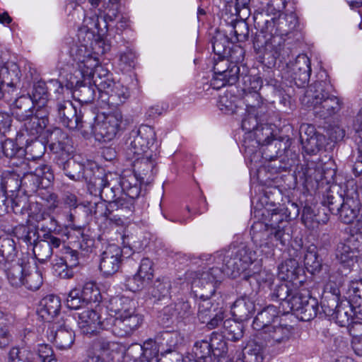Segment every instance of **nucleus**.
Returning a JSON list of instances; mask_svg holds the SVG:
<instances>
[{
	"label": "nucleus",
	"instance_id": "1",
	"mask_svg": "<svg viewBox=\"0 0 362 362\" xmlns=\"http://www.w3.org/2000/svg\"><path fill=\"white\" fill-rule=\"evenodd\" d=\"M110 317L103 322L119 337L131 336L144 322V315L138 312L136 302L125 296H115L108 305Z\"/></svg>",
	"mask_w": 362,
	"mask_h": 362
},
{
	"label": "nucleus",
	"instance_id": "2",
	"mask_svg": "<svg viewBox=\"0 0 362 362\" xmlns=\"http://www.w3.org/2000/svg\"><path fill=\"white\" fill-rule=\"evenodd\" d=\"M321 203L342 223H354L361 207L358 186L356 180L349 179L344 182L343 194H339L329 187L323 194Z\"/></svg>",
	"mask_w": 362,
	"mask_h": 362
},
{
	"label": "nucleus",
	"instance_id": "3",
	"mask_svg": "<svg viewBox=\"0 0 362 362\" xmlns=\"http://www.w3.org/2000/svg\"><path fill=\"white\" fill-rule=\"evenodd\" d=\"M95 173L87 187L90 194L99 197L101 200L107 202H113L123 192L132 198L139 197L141 193L140 187L132 186L135 181L134 176H119L112 173H105L100 168L96 169Z\"/></svg>",
	"mask_w": 362,
	"mask_h": 362
},
{
	"label": "nucleus",
	"instance_id": "4",
	"mask_svg": "<svg viewBox=\"0 0 362 362\" xmlns=\"http://www.w3.org/2000/svg\"><path fill=\"white\" fill-rule=\"evenodd\" d=\"M332 86L327 81H317L310 85L302 98V103L320 119H327L339 112L343 102L331 93Z\"/></svg>",
	"mask_w": 362,
	"mask_h": 362
},
{
	"label": "nucleus",
	"instance_id": "5",
	"mask_svg": "<svg viewBox=\"0 0 362 362\" xmlns=\"http://www.w3.org/2000/svg\"><path fill=\"white\" fill-rule=\"evenodd\" d=\"M34 148L37 150L30 157L24 156V196L30 197L42 185L49 187L54 180V174L50 166L45 164L42 156L45 146L42 142H35Z\"/></svg>",
	"mask_w": 362,
	"mask_h": 362
},
{
	"label": "nucleus",
	"instance_id": "6",
	"mask_svg": "<svg viewBox=\"0 0 362 362\" xmlns=\"http://www.w3.org/2000/svg\"><path fill=\"white\" fill-rule=\"evenodd\" d=\"M259 33H256L252 38L253 47L257 54L268 67L275 65L277 59L286 61L291 54L289 47H286L285 40L279 36L271 35L269 30H262L256 28Z\"/></svg>",
	"mask_w": 362,
	"mask_h": 362
},
{
	"label": "nucleus",
	"instance_id": "7",
	"mask_svg": "<svg viewBox=\"0 0 362 362\" xmlns=\"http://www.w3.org/2000/svg\"><path fill=\"white\" fill-rule=\"evenodd\" d=\"M218 260L223 262L226 275L235 279L243 275V279L248 280L246 274L247 268L256 259V252L246 245L241 243L218 255Z\"/></svg>",
	"mask_w": 362,
	"mask_h": 362
},
{
	"label": "nucleus",
	"instance_id": "8",
	"mask_svg": "<svg viewBox=\"0 0 362 362\" xmlns=\"http://www.w3.org/2000/svg\"><path fill=\"white\" fill-rule=\"evenodd\" d=\"M278 12H267V8L254 15L255 27L262 30H269L271 35L279 36L288 35L298 25V18L296 13L279 15Z\"/></svg>",
	"mask_w": 362,
	"mask_h": 362
},
{
	"label": "nucleus",
	"instance_id": "9",
	"mask_svg": "<svg viewBox=\"0 0 362 362\" xmlns=\"http://www.w3.org/2000/svg\"><path fill=\"white\" fill-rule=\"evenodd\" d=\"M88 122L86 134H93L95 139L101 142L113 140L125 128L122 115L119 112L110 114H99Z\"/></svg>",
	"mask_w": 362,
	"mask_h": 362
},
{
	"label": "nucleus",
	"instance_id": "10",
	"mask_svg": "<svg viewBox=\"0 0 362 362\" xmlns=\"http://www.w3.org/2000/svg\"><path fill=\"white\" fill-rule=\"evenodd\" d=\"M156 141L154 129L148 125H142L138 129H133L125 141L124 153L128 160L136 157L149 155L148 151Z\"/></svg>",
	"mask_w": 362,
	"mask_h": 362
},
{
	"label": "nucleus",
	"instance_id": "11",
	"mask_svg": "<svg viewBox=\"0 0 362 362\" xmlns=\"http://www.w3.org/2000/svg\"><path fill=\"white\" fill-rule=\"evenodd\" d=\"M291 141L288 136L276 139L262 151V158L268 160L267 170L272 173H279L287 171L291 167V164L281 158L282 154L290 147Z\"/></svg>",
	"mask_w": 362,
	"mask_h": 362
},
{
	"label": "nucleus",
	"instance_id": "12",
	"mask_svg": "<svg viewBox=\"0 0 362 362\" xmlns=\"http://www.w3.org/2000/svg\"><path fill=\"white\" fill-rule=\"evenodd\" d=\"M57 117L63 126L71 130H81L84 132L87 129V119H83L81 110H78L71 100L57 99L55 105Z\"/></svg>",
	"mask_w": 362,
	"mask_h": 362
},
{
	"label": "nucleus",
	"instance_id": "13",
	"mask_svg": "<svg viewBox=\"0 0 362 362\" xmlns=\"http://www.w3.org/2000/svg\"><path fill=\"white\" fill-rule=\"evenodd\" d=\"M59 168H61L64 175L72 180L80 181L85 180L88 187L90 178H93L96 173V169L99 167L95 163H84L76 160L74 158L66 156L62 158H58L54 162Z\"/></svg>",
	"mask_w": 362,
	"mask_h": 362
},
{
	"label": "nucleus",
	"instance_id": "14",
	"mask_svg": "<svg viewBox=\"0 0 362 362\" xmlns=\"http://www.w3.org/2000/svg\"><path fill=\"white\" fill-rule=\"evenodd\" d=\"M28 109L24 113V138L25 142L29 144L33 142H40L38 138L48 122L47 112L44 108H35V107H28Z\"/></svg>",
	"mask_w": 362,
	"mask_h": 362
},
{
	"label": "nucleus",
	"instance_id": "15",
	"mask_svg": "<svg viewBox=\"0 0 362 362\" xmlns=\"http://www.w3.org/2000/svg\"><path fill=\"white\" fill-rule=\"evenodd\" d=\"M78 76L67 75L65 86L72 90L73 97L81 103H91L98 101V93L91 79L78 78Z\"/></svg>",
	"mask_w": 362,
	"mask_h": 362
},
{
	"label": "nucleus",
	"instance_id": "16",
	"mask_svg": "<svg viewBox=\"0 0 362 362\" xmlns=\"http://www.w3.org/2000/svg\"><path fill=\"white\" fill-rule=\"evenodd\" d=\"M284 61L286 64V71L291 82L298 88L308 86L311 74L310 61L305 54H298L294 61L289 59Z\"/></svg>",
	"mask_w": 362,
	"mask_h": 362
},
{
	"label": "nucleus",
	"instance_id": "17",
	"mask_svg": "<svg viewBox=\"0 0 362 362\" xmlns=\"http://www.w3.org/2000/svg\"><path fill=\"white\" fill-rule=\"evenodd\" d=\"M39 227V226L33 224L30 226H24V233L26 230V235H24V244L27 245L28 255L33 256L40 262H44L51 257L53 252L48 243L44 242L43 240H38L37 230Z\"/></svg>",
	"mask_w": 362,
	"mask_h": 362
},
{
	"label": "nucleus",
	"instance_id": "18",
	"mask_svg": "<svg viewBox=\"0 0 362 362\" xmlns=\"http://www.w3.org/2000/svg\"><path fill=\"white\" fill-rule=\"evenodd\" d=\"M132 249L124 247L121 249L115 244L109 245L102 252L99 268L103 274L105 276H110L117 272L125 257Z\"/></svg>",
	"mask_w": 362,
	"mask_h": 362
},
{
	"label": "nucleus",
	"instance_id": "19",
	"mask_svg": "<svg viewBox=\"0 0 362 362\" xmlns=\"http://www.w3.org/2000/svg\"><path fill=\"white\" fill-rule=\"evenodd\" d=\"M133 174L128 176H134L135 181L132 186L148 185L154 179L157 173L156 162L152 153L149 155L136 157L133 160Z\"/></svg>",
	"mask_w": 362,
	"mask_h": 362
},
{
	"label": "nucleus",
	"instance_id": "20",
	"mask_svg": "<svg viewBox=\"0 0 362 362\" xmlns=\"http://www.w3.org/2000/svg\"><path fill=\"white\" fill-rule=\"evenodd\" d=\"M259 212H261L262 216V221H259L275 230V235L279 240V243L285 245L286 243L290 240L291 235L286 231L288 221L281 207L273 210L263 209Z\"/></svg>",
	"mask_w": 362,
	"mask_h": 362
},
{
	"label": "nucleus",
	"instance_id": "21",
	"mask_svg": "<svg viewBox=\"0 0 362 362\" xmlns=\"http://www.w3.org/2000/svg\"><path fill=\"white\" fill-rule=\"evenodd\" d=\"M29 202L30 204L27 209L28 215L27 226H30L31 224L35 225V222L43 221L40 225V230L45 233L44 234L66 235L63 228L54 217L51 216H47V218L45 217V214L42 211L41 204L37 203V201L33 202L29 200Z\"/></svg>",
	"mask_w": 362,
	"mask_h": 362
},
{
	"label": "nucleus",
	"instance_id": "22",
	"mask_svg": "<svg viewBox=\"0 0 362 362\" xmlns=\"http://www.w3.org/2000/svg\"><path fill=\"white\" fill-rule=\"evenodd\" d=\"M289 308L297 317L304 322L314 319L319 312V303L317 298L310 296L307 292L297 294L291 298Z\"/></svg>",
	"mask_w": 362,
	"mask_h": 362
},
{
	"label": "nucleus",
	"instance_id": "23",
	"mask_svg": "<svg viewBox=\"0 0 362 362\" xmlns=\"http://www.w3.org/2000/svg\"><path fill=\"white\" fill-rule=\"evenodd\" d=\"M299 134L303 150L308 155H315L325 146V136L317 132L313 124H302Z\"/></svg>",
	"mask_w": 362,
	"mask_h": 362
},
{
	"label": "nucleus",
	"instance_id": "24",
	"mask_svg": "<svg viewBox=\"0 0 362 362\" xmlns=\"http://www.w3.org/2000/svg\"><path fill=\"white\" fill-rule=\"evenodd\" d=\"M250 234L252 240L257 247L267 249L265 252L267 257L273 255V247L276 245L275 242H279V240L275 235V230L264 223L257 221L252 224Z\"/></svg>",
	"mask_w": 362,
	"mask_h": 362
},
{
	"label": "nucleus",
	"instance_id": "25",
	"mask_svg": "<svg viewBox=\"0 0 362 362\" xmlns=\"http://www.w3.org/2000/svg\"><path fill=\"white\" fill-rule=\"evenodd\" d=\"M294 334L293 327L287 324L279 322L272 326L264 332L259 333L260 340L266 343L269 347L284 346L289 342Z\"/></svg>",
	"mask_w": 362,
	"mask_h": 362
},
{
	"label": "nucleus",
	"instance_id": "26",
	"mask_svg": "<svg viewBox=\"0 0 362 362\" xmlns=\"http://www.w3.org/2000/svg\"><path fill=\"white\" fill-rule=\"evenodd\" d=\"M47 145L54 155V161L58 158L70 156L73 151L71 139L60 128H54L47 136Z\"/></svg>",
	"mask_w": 362,
	"mask_h": 362
},
{
	"label": "nucleus",
	"instance_id": "27",
	"mask_svg": "<svg viewBox=\"0 0 362 362\" xmlns=\"http://www.w3.org/2000/svg\"><path fill=\"white\" fill-rule=\"evenodd\" d=\"M23 177L17 170H13L11 174L5 179L1 187L10 193L9 197L11 203V210L16 214H23L21 187Z\"/></svg>",
	"mask_w": 362,
	"mask_h": 362
},
{
	"label": "nucleus",
	"instance_id": "28",
	"mask_svg": "<svg viewBox=\"0 0 362 362\" xmlns=\"http://www.w3.org/2000/svg\"><path fill=\"white\" fill-rule=\"evenodd\" d=\"M106 320L96 310L86 309L78 313V325L83 334L95 335L98 329H109L103 325Z\"/></svg>",
	"mask_w": 362,
	"mask_h": 362
},
{
	"label": "nucleus",
	"instance_id": "29",
	"mask_svg": "<svg viewBox=\"0 0 362 362\" xmlns=\"http://www.w3.org/2000/svg\"><path fill=\"white\" fill-rule=\"evenodd\" d=\"M215 293V288L212 284H208V291H204L196 293V296L199 298L197 300V317L201 323H205L209 319L212 312H215L219 308L218 303L214 302L211 299Z\"/></svg>",
	"mask_w": 362,
	"mask_h": 362
},
{
	"label": "nucleus",
	"instance_id": "30",
	"mask_svg": "<svg viewBox=\"0 0 362 362\" xmlns=\"http://www.w3.org/2000/svg\"><path fill=\"white\" fill-rule=\"evenodd\" d=\"M129 96L128 88L119 82H115L110 88H107L101 95H98V102L117 107L124 103Z\"/></svg>",
	"mask_w": 362,
	"mask_h": 362
},
{
	"label": "nucleus",
	"instance_id": "31",
	"mask_svg": "<svg viewBox=\"0 0 362 362\" xmlns=\"http://www.w3.org/2000/svg\"><path fill=\"white\" fill-rule=\"evenodd\" d=\"M278 276L296 286L301 284L304 279L303 270L295 259H288L279 265Z\"/></svg>",
	"mask_w": 362,
	"mask_h": 362
},
{
	"label": "nucleus",
	"instance_id": "32",
	"mask_svg": "<svg viewBox=\"0 0 362 362\" xmlns=\"http://www.w3.org/2000/svg\"><path fill=\"white\" fill-rule=\"evenodd\" d=\"M279 309L273 305H267L258 312L252 322V327L257 331L264 332L279 320Z\"/></svg>",
	"mask_w": 362,
	"mask_h": 362
},
{
	"label": "nucleus",
	"instance_id": "33",
	"mask_svg": "<svg viewBox=\"0 0 362 362\" xmlns=\"http://www.w3.org/2000/svg\"><path fill=\"white\" fill-rule=\"evenodd\" d=\"M49 98L48 88L43 81H37L33 84L31 91H28L27 96L24 95V106L26 107L32 105L35 108H43Z\"/></svg>",
	"mask_w": 362,
	"mask_h": 362
},
{
	"label": "nucleus",
	"instance_id": "34",
	"mask_svg": "<svg viewBox=\"0 0 362 362\" xmlns=\"http://www.w3.org/2000/svg\"><path fill=\"white\" fill-rule=\"evenodd\" d=\"M160 354L177 351L183 339L177 331H163L159 332L153 340Z\"/></svg>",
	"mask_w": 362,
	"mask_h": 362
},
{
	"label": "nucleus",
	"instance_id": "35",
	"mask_svg": "<svg viewBox=\"0 0 362 362\" xmlns=\"http://www.w3.org/2000/svg\"><path fill=\"white\" fill-rule=\"evenodd\" d=\"M230 39L227 35L221 32H217L211 40L213 51L218 57H229L231 59H234L232 56L231 52H237L239 56L236 57L237 61L242 60L243 59L244 52L241 48H237L236 49H231L229 47Z\"/></svg>",
	"mask_w": 362,
	"mask_h": 362
},
{
	"label": "nucleus",
	"instance_id": "36",
	"mask_svg": "<svg viewBox=\"0 0 362 362\" xmlns=\"http://www.w3.org/2000/svg\"><path fill=\"white\" fill-rule=\"evenodd\" d=\"M240 105H245V112L264 116L267 112V105L263 101L259 92H243Z\"/></svg>",
	"mask_w": 362,
	"mask_h": 362
},
{
	"label": "nucleus",
	"instance_id": "37",
	"mask_svg": "<svg viewBox=\"0 0 362 362\" xmlns=\"http://www.w3.org/2000/svg\"><path fill=\"white\" fill-rule=\"evenodd\" d=\"M52 331V336L56 347L61 350L70 349L74 344L75 334L74 331L64 322L55 323Z\"/></svg>",
	"mask_w": 362,
	"mask_h": 362
},
{
	"label": "nucleus",
	"instance_id": "38",
	"mask_svg": "<svg viewBox=\"0 0 362 362\" xmlns=\"http://www.w3.org/2000/svg\"><path fill=\"white\" fill-rule=\"evenodd\" d=\"M66 228H70L76 233V247L78 249L85 255L94 252L95 250V238L88 230H86L84 227L81 226H76L75 223H71L69 226H66Z\"/></svg>",
	"mask_w": 362,
	"mask_h": 362
},
{
	"label": "nucleus",
	"instance_id": "39",
	"mask_svg": "<svg viewBox=\"0 0 362 362\" xmlns=\"http://www.w3.org/2000/svg\"><path fill=\"white\" fill-rule=\"evenodd\" d=\"M284 136H279V138L275 137V134L274 133V129L272 124L268 123H260L258 127L255 129V131L252 134V138L254 139L252 141L255 144H252V146L254 148L258 147L259 146L267 147L269 145L272 144L274 140L281 139Z\"/></svg>",
	"mask_w": 362,
	"mask_h": 362
},
{
	"label": "nucleus",
	"instance_id": "40",
	"mask_svg": "<svg viewBox=\"0 0 362 362\" xmlns=\"http://www.w3.org/2000/svg\"><path fill=\"white\" fill-rule=\"evenodd\" d=\"M60 308V298L52 294L40 300L37 313L44 320L49 321L59 314Z\"/></svg>",
	"mask_w": 362,
	"mask_h": 362
},
{
	"label": "nucleus",
	"instance_id": "41",
	"mask_svg": "<svg viewBox=\"0 0 362 362\" xmlns=\"http://www.w3.org/2000/svg\"><path fill=\"white\" fill-rule=\"evenodd\" d=\"M300 293V291L291 288L290 282L284 281L274 286L271 293V298L273 300L281 301L284 309L286 310L291 308V298Z\"/></svg>",
	"mask_w": 362,
	"mask_h": 362
},
{
	"label": "nucleus",
	"instance_id": "42",
	"mask_svg": "<svg viewBox=\"0 0 362 362\" xmlns=\"http://www.w3.org/2000/svg\"><path fill=\"white\" fill-rule=\"evenodd\" d=\"M322 216L320 209L316 212L315 207L309 205H305L303 209L301 221L309 229L317 228L320 224H325L329 220V216L322 209Z\"/></svg>",
	"mask_w": 362,
	"mask_h": 362
},
{
	"label": "nucleus",
	"instance_id": "43",
	"mask_svg": "<svg viewBox=\"0 0 362 362\" xmlns=\"http://www.w3.org/2000/svg\"><path fill=\"white\" fill-rule=\"evenodd\" d=\"M21 72L19 66L13 62L0 64V80L8 87H15L21 83Z\"/></svg>",
	"mask_w": 362,
	"mask_h": 362
},
{
	"label": "nucleus",
	"instance_id": "44",
	"mask_svg": "<svg viewBox=\"0 0 362 362\" xmlns=\"http://www.w3.org/2000/svg\"><path fill=\"white\" fill-rule=\"evenodd\" d=\"M255 310V305L253 300L247 296H243L238 298L231 307L233 315L237 320L246 321L253 314Z\"/></svg>",
	"mask_w": 362,
	"mask_h": 362
},
{
	"label": "nucleus",
	"instance_id": "45",
	"mask_svg": "<svg viewBox=\"0 0 362 362\" xmlns=\"http://www.w3.org/2000/svg\"><path fill=\"white\" fill-rule=\"evenodd\" d=\"M266 343L260 340L249 342L243 350L245 362H263L266 356Z\"/></svg>",
	"mask_w": 362,
	"mask_h": 362
},
{
	"label": "nucleus",
	"instance_id": "46",
	"mask_svg": "<svg viewBox=\"0 0 362 362\" xmlns=\"http://www.w3.org/2000/svg\"><path fill=\"white\" fill-rule=\"evenodd\" d=\"M336 172L334 169H329L327 170H322L320 168H314L306 170L304 173L305 177V183L306 185H314V183L316 184L317 186L319 185L321 182L322 184L326 182L327 184H330L332 182H334V176Z\"/></svg>",
	"mask_w": 362,
	"mask_h": 362
},
{
	"label": "nucleus",
	"instance_id": "47",
	"mask_svg": "<svg viewBox=\"0 0 362 362\" xmlns=\"http://www.w3.org/2000/svg\"><path fill=\"white\" fill-rule=\"evenodd\" d=\"M79 200L76 194L69 192H65L60 200H59V208L64 209L62 214L65 221L67 222L66 226H69L71 223H74L75 216L74 211L79 206Z\"/></svg>",
	"mask_w": 362,
	"mask_h": 362
},
{
	"label": "nucleus",
	"instance_id": "48",
	"mask_svg": "<svg viewBox=\"0 0 362 362\" xmlns=\"http://www.w3.org/2000/svg\"><path fill=\"white\" fill-rule=\"evenodd\" d=\"M352 313L351 302L346 300H341L336 313L332 317L335 320V322L340 327H348L350 334H353L354 329Z\"/></svg>",
	"mask_w": 362,
	"mask_h": 362
},
{
	"label": "nucleus",
	"instance_id": "49",
	"mask_svg": "<svg viewBox=\"0 0 362 362\" xmlns=\"http://www.w3.org/2000/svg\"><path fill=\"white\" fill-rule=\"evenodd\" d=\"M42 284V276L37 269V265L33 262L24 263V286L28 290L37 291Z\"/></svg>",
	"mask_w": 362,
	"mask_h": 362
},
{
	"label": "nucleus",
	"instance_id": "50",
	"mask_svg": "<svg viewBox=\"0 0 362 362\" xmlns=\"http://www.w3.org/2000/svg\"><path fill=\"white\" fill-rule=\"evenodd\" d=\"M304 265L312 274L319 273L323 268L326 272L329 271V266L322 264V260L320 258L315 245H310L307 248L304 254Z\"/></svg>",
	"mask_w": 362,
	"mask_h": 362
},
{
	"label": "nucleus",
	"instance_id": "51",
	"mask_svg": "<svg viewBox=\"0 0 362 362\" xmlns=\"http://www.w3.org/2000/svg\"><path fill=\"white\" fill-rule=\"evenodd\" d=\"M126 194L125 192L118 196L113 202H110V206L116 209L115 217L119 219L122 217L128 218L134 210V199Z\"/></svg>",
	"mask_w": 362,
	"mask_h": 362
},
{
	"label": "nucleus",
	"instance_id": "52",
	"mask_svg": "<svg viewBox=\"0 0 362 362\" xmlns=\"http://www.w3.org/2000/svg\"><path fill=\"white\" fill-rule=\"evenodd\" d=\"M240 76H241L240 67L237 62H234L227 71L223 73V76L220 77V80H211V86L214 89L218 90L226 85H234L238 81Z\"/></svg>",
	"mask_w": 362,
	"mask_h": 362
},
{
	"label": "nucleus",
	"instance_id": "53",
	"mask_svg": "<svg viewBox=\"0 0 362 362\" xmlns=\"http://www.w3.org/2000/svg\"><path fill=\"white\" fill-rule=\"evenodd\" d=\"M266 115L259 116V114H250L245 112V116L242 119L241 127L245 132L246 137L244 140L243 146L246 149L250 150V145L247 144V139H252V134L255 131L258 126L264 122Z\"/></svg>",
	"mask_w": 362,
	"mask_h": 362
},
{
	"label": "nucleus",
	"instance_id": "54",
	"mask_svg": "<svg viewBox=\"0 0 362 362\" xmlns=\"http://www.w3.org/2000/svg\"><path fill=\"white\" fill-rule=\"evenodd\" d=\"M75 60H78L79 64L78 70H76L74 74L78 76V77L84 78L85 81L91 78L95 74L96 68L102 66L98 64V61L96 58L92 57H83V58L81 59V57L78 56Z\"/></svg>",
	"mask_w": 362,
	"mask_h": 362
},
{
	"label": "nucleus",
	"instance_id": "55",
	"mask_svg": "<svg viewBox=\"0 0 362 362\" xmlns=\"http://www.w3.org/2000/svg\"><path fill=\"white\" fill-rule=\"evenodd\" d=\"M241 100L230 93H226L219 96L217 105L225 114H238L243 107L240 105Z\"/></svg>",
	"mask_w": 362,
	"mask_h": 362
},
{
	"label": "nucleus",
	"instance_id": "56",
	"mask_svg": "<svg viewBox=\"0 0 362 362\" xmlns=\"http://www.w3.org/2000/svg\"><path fill=\"white\" fill-rule=\"evenodd\" d=\"M90 79L96 87L98 95H101V93L104 92L107 88H110L111 86H114L115 83L112 74L103 66L96 68L95 74Z\"/></svg>",
	"mask_w": 362,
	"mask_h": 362
},
{
	"label": "nucleus",
	"instance_id": "57",
	"mask_svg": "<svg viewBox=\"0 0 362 362\" xmlns=\"http://www.w3.org/2000/svg\"><path fill=\"white\" fill-rule=\"evenodd\" d=\"M194 362H215L216 358L209 348L206 339L197 341L192 349Z\"/></svg>",
	"mask_w": 362,
	"mask_h": 362
},
{
	"label": "nucleus",
	"instance_id": "58",
	"mask_svg": "<svg viewBox=\"0 0 362 362\" xmlns=\"http://www.w3.org/2000/svg\"><path fill=\"white\" fill-rule=\"evenodd\" d=\"M224 337L216 332H213L206 339L209 348L213 351L214 356L218 359L216 362H220V359L228 351L227 343L224 340Z\"/></svg>",
	"mask_w": 362,
	"mask_h": 362
},
{
	"label": "nucleus",
	"instance_id": "59",
	"mask_svg": "<svg viewBox=\"0 0 362 362\" xmlns=\"http://www.w3.org/2000/svg\"><path fill=\"white\" fill-rule=\"evenodd\" d=\"M171 281L167 277L158 278L150 288V293L155 300H160L170 296Z\"/></svg>",
	"mask_w": 362,
	"mask_h": 362
},
{
	"label": "nucleus",
	"instance_id": "60",
	"mask_svg": "<svg viewBox=\"0 0 362 362\" xmlns=\"http://www.w3.org/2000/svg\"><path fill=\"white\" fill-rule=\"evenodd\" d=\"M223 336L228 340L236 341L243 337V325L232 319H227L223 322Z\"/></svg>",
	"mask_w": 362,
	"mask_h": 362
},
{
	"label": "nucleus",
	"instance_id": "61",
	"mask_svg": "<svg viewBox=\"0 0 362 362\" xmlns=\"http://www.w3.org/2000/svg\"><path fill=\"white\" fill-rule=\"evenodd\" d=\"M358 257L345 242L337 245L336 257L341 264L350 267L358 261Z\"/></svg>",
	"mask_w": 362,
	"mask_h": 362
},
{
	"label": "nucleus",
	"instance_id": "62",
	"mask_svg": "<svg viewBox=\"0 0 362 362\" xmlns=\"http://www.w3.org/2000/svg\"><path fill=\"white\" fill-rule=\"evenodd\" d=\"M225 264L223 263L222 268L219 267H212L208 272H204L202 274V278L197 281L199 284L202 286L204 285V281H206V285L204 286V291H208V284H212L214 288H216V284L218 282L221 281L222 279L223 274H226V273L224 271Z\"/></svg>",
	"mask_w": 362,
	"mask_h": 362
},
{
	"label": "nucleus",
	"instance_id": "63",
	"mask_svg": "<svg viewBox=\"0 0 362 362\" xmlns=\"http://www.w3.org/2000/svg\"><path fill=\"white\" fill-rule=\"evenodd\" d=\"M40 359L42 362H57L54 356V351L48 344H38L37 353L33 354L28 351L26 360L24 362H36V359Z\"/></svg>",
	"mask_w": 362,
	"mask_h": 362
},
{
	"label": "nucleus",
	"instance_id": "64",
	"mask_svg": "<svg viewBox=\"0 0 362 362\" xmlns=\"http://www.w3.org/2000/svg\"><path fill=\"white\" fill-rule=\"evenodd\" d=\"M144 354L140 362H159L160 351L153 339L146 340L142 345Z\"/></svg>",
	"mask_w": 362,
	"mask_h": 362
}]
</instances>
